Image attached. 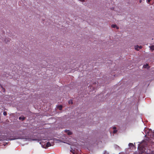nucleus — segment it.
I'll return each mask as SVG.
<instances>
[{
    "label": "nucleus",
    "instance_id": "obj_1",
    "mask_svg": "<svg viewBox=\"0 0 154 154\" xmlns=\"http://www.w3.org/2000/svg\"><path fill=\"white\" fill-rule=\"evenodd\" d=\"M3 139L4 140H14V139H16V138L15 139H7V138L6 137V136L5 135H3Z\"/></svg>",
    "mask_w": 154,
    "mask_h": 154
},
{
    "label": "nucleus",
    "instance_id": "obj_2",
    "mask_svg": "<svg viewBox=\"0 0 154 154\" xmlns=\"http://www.w3.org/2000/svg\"><path fill=\"white\" fill-rule=\"evenodd\" d=\"M65 132H67L68 135H70L72 134V133L69 130H65Z\"/></svg>",
    "mask_w": 154,
    "mask_h": 154
},
{
    "label": "nucleus",
    "instance_id": "obj_3",
    "mask_svg": "<svg viewBox=\"0 0 154 154\" xmlns=\"http://www.w3.org/2000/svg\"><path fill=\"white\" fill-rule=\"evenodd\" d=\"M51 146V144L50 143V142H48L46 144V146L47 147H48L49 146Z\"/></svg>",
    "mask_w": 154,
    "mask_h": 154
},
{
    "label": "nucleus",
    "instance_id": "obj_4",
    "mask_svg": "<svg viewBox=\"0 0 154 154\" xmlns=\"http://www.w3.org/2000/svg\"><path fill=\"white\" fill-rule=\"evenodd\" d=\"M143 67L145 68H149L148 64H146L145 65H144L143 66Z\"/></svg>",
    "mask_w": 154,
    "mask_h": 154
},
{
    "label": "nucleus",
    "instance_id": "obj_5",
    "mask_svg": "<svg viewBox=\"0 0 154 154\" xmlns=\"http://www.w3.org/2000/svg\"><path fill=\"white\" fill-rule=\"evenodd\" d=\"M150 49L152 50L153 51L154 50V45H152L150 46Z\"/></svg>",
    "mask_w": 154,
    "mask_h": 154
},
{
    "label": "nucleus",
    "instance_id": "obj_6",
    "mask_svg": "<svg viewBox=\"0 0 154 154\" xmlns=\"http://www.w3.org/2000/svg\"><path fill=\"white\" fill-rule=\"evenodd\" d=\"M139 46L138 45H137L135 46V49L136 50L138 51L139 50Z\"/></svg>",
    "mask_w": 154,
    "mask_h": 154
},
{
    "label": "nucleus",
    "instance_id": "obj_7",
    "mask_svg": "<svg viewBox=\"0 0 154 154\" xmlns=\"http://www.w3.org/2000/svg\"><path fill=\"white\" fill-rule=\"evenodd\" d=\"M25 117H20L19 118V120H20V119H22L23 121L25 120Z\"/></svg>",
    "mask_w": 154,
    "mask_h": 154
},
{
    "label": "nucleus",
    "instance_id": "obj_8",
    "mask_svg": "<svg viewBox=\"0 0 154 154\" xmlns=\"http://www.w3.org/2000/svg\"><path fill=\"white\" fill-rule=\"evenodd\" d=\"M58 108L60 110H61L62 109V105H59L58 106Z\"/></svg>",
    "mask_w": 154,
    "mask_h": 154
},
{
    "label": "nucleus",
    "instance_id": "obj_9",
    "mask_svg": "<svg viewBox=\"0 0 154 154\" xmlns=\"http://www.w3.org/2000/svg\"><path fill=\"white\" fill-rule=\"evenodd\" d=\"M111 27L113 28H116V24H112L111 25Z\"/></svg>",
    "mask_w": 154,
    "mask_h": 154
},
{
    "label": "nucleus",
    "instance_id": "obj_10",
    "mask_svg": "<svg viewBox=\"0 0 154 154\" xmlns=\"http://www.w3.org/2000/svg\"><path fill=\"white\" fill-rule=\"evenodd\" d=\"M3 114L4 115L6 116L7 115V112H6L5 111L3 112Z\"/></svg>",
    "mask_w": 154,
    "mask_h": 154
},
{
    "label": "nucleus",
    "instance_id": "obj_11",
    "mask_svg": "<svg viewBox=\"0 0 154 154\" xmlns=\"http://www.w3.org/2000/svg\"><path fill=\"white\" fill-rule=\"evenodd\" d=\"M117 130H115L113 131V133L114 134H115L117 132Z\"/></svg>",
    "mask_w": 154,
    "mask_h": 154
},
{
    "label": "nucleus",
    "instance_id": "obj_12",
    "mask_svg": "<svg viewBox=\"0 0 154 154\" xmlns=\"http://www.w3.org/2000/svg\"><path fill=\"white\" fill-rule=\"evenodd\" d=\"M70 152H72L73 153V154H75V152H74V150H73V149H72L71 150H70Z\"/></svg>",
    "mask_w": 154,
    "mask_h": 154
},
{
    "label": "nucleus",
    "instance_id": "obj_13",
    "mask_svg": "<svg viewBox=\"0 0 154 154\" xmlns=\"http://www.w3.org/2000/svg\"><path fill=\"white\" fill-rule=\"evenodd\" d=\"M68 103H69V104H70V103L71 104H73V102H72V100L69 101Z\"/></svg>",
    "mask_w": 154,
    "mask_h": 154
},
{
    "label": "nucleus",
    "instance_id": "obj_14",
    "mask_svg": "<svg viewBox=\"0 0 154 154\" xmlns=\"http://www.w3.org/2000/svg\"><path fill=\"white\" fill-rule=\"evenodd\" d=\"M142 48V46H139V50L141 48Z\"/></svg>",
    "mask_w": 154,
    "mask_h": 154
},
{
    "label": "nucleus",
    "instance_id": "obj_15",
    "mask_svg": "<svg viewBox=\"0 0 154 154\" xmlns=\"http://www.w3.org/2000/svg\"><path fill=\"white\" fill-rule=\"evenodd\" d=\"M112 129L114 130H115L116 129V127H113L112 128Z\"/></svg>",
    "mask_w": 154,
    "mask_h": 154
},
{
    "label": "nucleus",
    "instance_id": "obj_16",
    "mask_svg": "<svg viewBox=\"0 0 154 154\" xmlns=\"http://www.w3.org/2000/svg\"><path fill=\"white\" fill-rule=\"evenodd\" d=\"M129 145L130 146V145H131V146H133V144L132 143H129Z\"/></svg>",
    "mask_w": 154,
    "mask_h": 154
},
{
    "label": "nucleus",
    "instance_id": "obj_17",
    "mask_svg": "<svg viewBox=\"0 0 154 154\" xmlns=\"http://www.w3.org/2000/svg\"><path fill=\"white\" fill-rule=\"evenodd\" d=\"M116 28L117 29H119V27L117 26H116Z\"/></svg>",
    "mask_w": 154,
    "mask_h": 154
},
{
    "label": "nucleus",
    "instance_id": "obj_18",
    "mask_svg": "<svg viewBox=\"0 0 154 154\" xmlns=\"http://www.w3.org/2000/svg\"><path fill=\"white\" fill-rule=\"evenodd\" d=\"M80 1L81 2H83L85 0H80Z\"/></svg>",
    "mask_w": 154,
    "mask_h": 154
},
{
    "label": "nucleus",
    "instance_id": "obj_19",
    "mask_svg": "<svg viewBox=\"0 0 154 154\" xmlns=\"http://www.w3.org/2000/svg\"><path fill=\"white\" fill-rule=\"evenodd\" d=\"M152 154H154V151L152 152Z\"/></svg>",
    "mask_w": 154,
    "mask_h": 154
},
{
    "label": "nucleus",
    "instance_id": "obj_20",
    "mask_svg": "<svg viewBox=\"0 0 154 154\" xmlns=\"http://www.w3.org/2000/svg\"><path fill=\"white\" fill-rule=\"evenodd\" d=\"M141 0H140V3H141Z\"/></svg>",
    "mask_w": 154,
    "mask_h": 154
}]
</instances>
